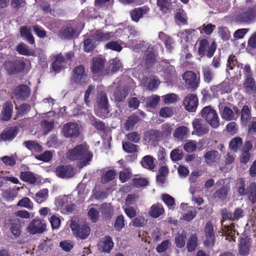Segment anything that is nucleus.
<instances>
[{"instance_id": "1", "label": "nucleus", "mask_w": 256, "mask_h": 256, "mask_svg": "<svg viewBox=\"0 0 256 256\" xmlns=\"http://www.w3.org/2000/svg\"><path fill=\"white\" fill-rule=\"evenodd\" d=\"M66 156L72 160H81L84 164H86L92 160V154L88 150L87 146L78 144L70 150L67 152Z\"/></svg>"}, {"instance_id": "2", "label": "nucleus", "mask_w": 256, "mask_h": 256, "mask_svg": "<svg viewBox=\"0 0 256 256\" xmlns=\"http://www.w3.org/2000/svg\"><path fill=\"white\" fill-rule=\"evenodd\" d=\"M90 80V78L84 65L80 64L73 68L70 76V82L72 84L84 86L89 82Z\"/></svg>"}, {"instance_id": "3", "label": "nucleus", "mask_w": 256, "mask_h": 256, "mask_svg": "<svg viewBox=\"0 0 256 256\" xmlns=\"http://www.w3.org/2000/svg\"><path fill=\"white\" fill-rule=\"evenodd\" d=\"M217 48L215 41L210 44L208 38H202L198 41V54L201 57L206 56L208 58L213 56Z\"/></svg>"}, {"instance_id": "4", "label": "nucleus", "mask_w": 256, "mask_h": 256, "mask_svg": "<svg viewBox=\"0 0 256 256\" xmlns=\"http://www.w3.org/2000/svg\"><path fill=\"white\" fill-rule=\"evenodd\" d=\"M70 228L74 235L80 240L86 239L90 232V228L87 224L78 223L73 220L70 222Z\"/></svg>"}, {"instance_id": "5", "label": "nucleus", "mask_w": 256, "mask_h": 256, "mask_svg": "<svg viewBox=\"0 0 256 256\" xmlns=\"http://www.w3.org/2000/svg\"><path fill=\"white\" fill-rule=\"evenodd\" d=\"M256 18V4L246 7L235 18V20L239 24H250Z\"/></svg>"}, {"instance_id": "6", "label": "nucleus", "mask_w": 256, "mask_h": 256, "mask_svg": "<svg viewBox=\"0 0 256 256\" xmlns=\"http://www.w3.org/2000/svg\"><path fill=\"white\" fill-rule=\"evenodd\" d=\"M201 114L212 127L216 128L219 126L220 119L217 112L210 106L204 107L202 110Z\"/></svg>"}, {"instance_id": "7", "label": "nucleus", "mask_w": 256, "mask_h": 256, "mask_svg": "<svg viewBox=\"0 0 256 256\" xmlns=\"http://www.w3.org/2000/svg\"><path fill=\"white\" fill-rule=\"evenodd\" d=\"M98 108L96 112V115L101 118L108 116L110 112L108 100L106 94L104 92H100L97 100Z\"/></svg>"}, {"instance_id": "8", "label": "nucleus", "mask_w": 256, "mask_h": 256, "mask_svg": "<svg viewBox=\"0 0 256 256\" xmlns=\"http://www.w3.org/2000/svg\"><path fill=\"white\" fill-rule=\"evenodd\" d=\"M186 88L190 92H194L200 86V78L192 71H186L183 75Z\"/></svg>"}, {"instance_id": "9", "label": "nucleus", "mask_w": 256, "mask_h": 256, "mask_svg": "<svg viewBox=\"0 0 256 256\" xmlns=\"http://www.w3.org/2000/svg\"><path fill=\"white\" fill-rule=\"evenodd\" d=\"M4 66L9 74L22 72L26 67L25 62L20 60L6 61Z\"/></svg>"}, {"instance_id": "10", "label": "nucleus", "mask_w": 256, "mask_h": 256, "mask_svg": "<svg viewBox=\"0 0 256 256\" xmlns=\"http://www.w3.org/2000/svg\"><path fill=\"white\" fill-rule=\"evenodd\" d=\"M64 136L66 138H76L80 134L77 123L70 122L64 124L62 129Z\"/></svg>"}, {"instance_id": "11", "label": "nucleus", "mask_w": 256, "mask_h": 256, "mask_svg": "<svg viewBox=\"0 0 256 256\" xmlns=\"http://www.w3.org/2000/svg\"><path fill=\"white\" fill-rule=\"evenodd\" d=\"M204 233L206 236V239L204 240V245L208 247L214 246L216 242V237L214 226L210 221L206 223L204 228Z\"/></svg>"}, {"instance_id": "12", "label": "nucleus", "mask_w": 256, "mask_h": 256, "mask_svg": "<svg viewBox=\"0 0 256 256\" xmlns=\"http://www.w3.org/2000/svg\"><path fill=\"white\" fill-rule=\"evenodd\" d=\"M198 104V99L196 94H189L184 98L183 105L185 110L189 112H196Z\"/></svg>"}, {"instance_id": "13", "label": "nucleus", "mask_w": 256, "mask_h": 256, "mask_svg": "<svg viewBox=\"0 0 256 256\" xmlns=\"http://www.w3.org/2000/svg\"><path fill=\"white\" fill-rule=\"evenodd\" d=\"M18 130L16 126L6 127L0 134V142H11L16 136Z\"/></svg>"}, {"instance_id": "14", "label": "nucleus", "mask_w": 256, "mask_h": 256, "mask_svg": "<svg viewBox=\"0 0 256 256\" xmlns=\"http://www.w3.org/2000/svg\"><path fill=\"white\" fill-rule=\"evenodd\" d=\"M14 94L17 100H26L30 96L31 90L26 84H20L14 90Z\"/></svg>"}, {"instance_id": "15", "label": "nucleus", "mask_w": 256, "mask_h": 256, "mask_svg": "<svg viewBox=\"0 0 256 256\" xmlns=\"http://www.w3.org/2000/svg\"><path fill=\"white\" fill-rule=\"evenodd\" d=\"M149 7L144 5L141 7L136 8L130 12L132 20L136 22H138L140 20L150 12Z\"/></svg>"}, {"instance_id": "16", "label": "nucleus", "mask_w": 256, "mask_h": 256, "mask_svg": "<svg viewBox=\"0 0 256 256\" xmlns=\"http://www.w3.org/2000/svg\"><path fill=\"white\" fill-rule=\"evenodd\" d=\"M193 128L198 136H202L209 132L207 124L200 118H194L192 122Z\"/></svg>"}, {"instance_id": "17", "label": "nucleus", "mask_w": 256, "mask_h": 256, "mask_svg": "<svg viewBox=\"0 0 256 256\" xmlns=\"http://www.w3.org/2000/svg\"><path fill=\"white\" fill-rule=\"evenodd\" d=\"M46 224L40 219H34L30 224L28 229L31 234H42L46 230Z\"/></svg>"}, {"instance_id": "18", "label": "nucleus", "mask_w": 256, "mask_h": 256, "mask_svg": "<svg viewBox=\"0 0 256 256\" xmlns=\"http://www.w3.org/2000/svg\"><path fill=\"white\" fill-rule=\"evenodd\" d=\"M56 175L62 178H72L74 174V168L70 165H60L56 168Z\"/></svg>"}, {"instance_id": "19", "label": "nucleus", "mask_w": 256, "mask_h": 256, "mask_svg": "<svg viewBox=\"0 0 256 256\" xmlns=\"http://www.w3.org/2000/svg\"><path fill=\"white\" fill-rule=\"evenodd\" d=\"M204 158L208 165L216 166L220 162L221 155L216 150H210L204 154Z\"/></svg>"}, {"instance_id": "20", "label": "nucleus", "mask_w": 256, "mask_h": 256, "mask_svg": "<svg viewBox=\"0 0 256 256\" xmlns=\"http://www.w3.org/2000/svg\"><path fill=\"white\" fill-rule=\"evenodd\" d=\"M13 104L10 101H6L4 104L0 114L1 120L8 122L11 119L13 112Z\"/></svg>"}, {"instance_id": "21", "label": "nucleus", "mask_w": 256, "mask_h": 256, "mask_svg": "<svg viewBox=\"0 0 256 256\" xmlns=\"http://www.w3.org/2000/svg\"><path fill=\"white\" fill-rule=\"evenodd\" d=\"M106 59L100 57H94L92 60L91 72L94 74H101L104 71Z\"/></svg>"}, {"instance_id": "22", "label": "nucleus", "mask_w": 256, "mask_h": 256, "mask_svg": "<svg viewBox=\"0 0 256 256\" xmlns=\"http://www.w3.org/2000/svg\"><path fill=\"white\" fill-rule=\"evenodd\" d=\"M114 244L110 236L102 238L98 244V248L102 252L109 253L114 246Z\"/></svg>"}, {"instance_id": "23", "label": "nucleus", "mask_w": 256, "mask_h": 256, "mask_svg": "<svg viewBox=\"0 0 256 256\" xmlns=\"http://www.w3.org/2000/svg\"><path fill=\"white\" fill-rule=\"evenodd\" d=\"M251 247L250 238L248 237L242 238L238 244V253L240 256H246L250 254Z\"/></svg>"}, {"instance_id": "24", "label": "nucleus", "mask_w": 256, "mask_h": 256, "mask_svg": "<svg viewBox=\"0 0 256 256\" xmlns=\"http://www.w3.org/2000/svg\"><path fill=\"white\" fill-rule=\"evenodd\" d=\"M66 58L61 54H57L52 62L51 67L55 72H60L65 68Z\"/></svg>"}, {"instance_id": "25", "label": "nucleus", "mask_w": 256, "mask_h": 256, "mask_svg": "<svg viewBox=\"0 0 256 256\" xmlns=\"http://www.w3.org/2000/svg\"><path fill=\"white\" fill-rule=\"evenodd\" d=\"M244 87L246 92L253 96H256V82L252 77L246 78L244 83Z\"/></svg>"}, {"instance_id": "26", "label": "nucleus", "mask_w": 256, "mask_h": 256, "mask_svg": "<svg viewBox=\"0 0 256 256\" xmlns=\"http://www.w3.org/2000/svg\"><path fill=\"white\" fill-rule=\"evenodd\" d=\"M21 36L30 44H35V40L30 28L26 26H22L20 29Z\"/></svg>"}, {"instance_id": "27", "label": "nucleus", "mask_w": 256, "mask_h": 256, "mask_svg": "<svg viewBox=\"0 0 256 256\" xmlns=\"http://www.w3.org/2000/svg\"><path fill=\"white\" fill-rule=\"evenodd\" d=\"M164 212V208L162 204L158 202L151 206L148 212L150 216L153 218H158Z\"/></svg>"}, {"instance_id": "28", "label": "nucleus", "mask_w": 256, "mask_h": 256, "mask_svg": "<svg viewBox=\"0 0 256 256\" xmlns=\"http://www.w3.org/2000/svg\"><path fill=\"white\" fill-rule=\"evenodd\" d=\"M158 38L164 43V45L166 49L170 52H171L174 48L172 44L174 43V40L172 38L162 32H159Z\"/></svg>"}, {"instance_id": "29", "label": "nucleus", "mask_w": 256, "mask_h": 256, "mask_svg": "<svg viewBox=\"0 0 256 256\" xmlns=\"http://www.w3.org/2000/svg\"><path fill=\"white\" fill-rule=\"evenodd\" d=\"M23 145L29 150L32 152L34 151L36 152H40L42 151L43 148L41 145H40L36 141L33 140H30L24 141L23 142Z\"/></svg>"}, {"instance_id": "30", "label": "nucleus", "mask_w": 256, "mask_h": 256, "mask_svg": "<svg viewBox=\"0 0 256 256\" xmlns=\"http://www.w3.org/2000/svg\"><path fill=\"white\" fill-rule=\"evenodd\" d=\"M246 195H247L252 204L256 202V184L255 182H252L249 184L246 188Z\"/></svg>"}, {"instance_id": "31", "label": "nucleus", "mask_w": 256, "mask_h": 256, "mask_svg": "<svg viewBox=\"0 0 256 256\" xmlns=\"http://www.w3.org/2000/svg\"><path fill=\"white\" fill-rule=\"evenodd\" d=\"M28 45L22 42L16 47V52L20 54L26 56H34L35 52L34 50L28 49Z\"/></svg>"}, {"instance_id": "32", "label": "nucleus", "mask_w": 256, "mask_h": 256, "mask_svg": "<svg viewBox=\"0 0 256 256\" xmlns=\"http://www.w3.org/2000/svg\"><path fill=\"white\" fill-rule=\"evenodd\" d=\"M113 36L112 32H104L102 30H97L93 36L95 38L97 42H106L110 40Z\"/></svg>"}, {"instance_id": "33", "label": "nucleus", "mask_w": 256, "mask_h": 256, "mask_svg": "<svg viewBox=\"0 0 256 256\" xmlns=\"http://www.w3.org/2000/svg\"><path fill=\"white\" fill-rule=\"evenodd\" d=\"M168 172L169 170L167 166H161L158 170V174L156 176L157 182L164 184L165 182L166 177L168 175Z\"/></svg>"}, {"instance_id": "34", "label": "nucleus", "mask_w": 256, "mask_h": 256, "mask_svg": "<svg viewBox=\"0 0 256 256\" xmlns=\"http://www.w3.org/2000/svg\"><path fill=\"white\" fill-rule=\"evenodd\" d=\"M140 120V118L138 116L135 114H132L128 118V120L124 124L125 129L126 130H132L134 126Z\"/></svg>"}, {"instance_id": "35", "label": "nucleus", "mask_w": 256, "mask_h": 256, "mask_svg": "<svg viewBox=\"0 0 256 256\" xmlns=\"http://www.w3.org/2000/svg\"><path fill=\"white\" fill-rule=\"evenodd\" d=\"M198 245V238L196 234L190 235L186 244V248L188 252H194Z\"/></svg>"}, {"instance_id": "36", "label": "nucleus", "mask_w": 256, "mask_h": 256, "mask_svg": "<svg viewBox=\"0 0 256 256\" xmlns=\"http://www.w3.org/2000/svg\"><path fill=\"white\" fill-rule=\"evenodd\" d=\"M146 137L149 141L156 142L160 140L162 136V132L158 130L150 129L146 134Z\"/></svg>"}, {"instance_id": "37", "label": "nucleus", "mask_w": 256, "mask_h": 256, "mask_svg": "<svg viewBox=\"0 0 256 256\" xmlns=\"http://www.w3.org/2000/svg\"><path fill=\"white\" fill-rule=\"evenodd\" d=\"M96 40L94 37L93 38H87L84 40V50L86 52H89L94 50L96 48Z\"/></svg>"}, {"instance_id": "38", "label": "nucleus", "mask_w": 256, "mask_h": 256, "mask_svg": "<svg viewBox=\"0 0 256 256\" xmlns=\"http://www.w3.org/2000/svg\"><path fill=\"white\" fill-rule=\"evenodd\" d=\"M230 191V188L227 186H223L217 190L214 194V197L221 200H225Z\"/></svg>"}, {"instance_id": "39", "label": "nucleus", "mask_w": 256, "mask_h": 256, "mask_svg": "<svg viewBox=\"0 0 256 256\" xmlns=\"http://www.w3.org/2000/svg\"><path fill=\"white\" fill-rule=\"evenodd\" d=\"M202 72L204 76V80L206 82L210 83L212 80L214 74L212 70L209 66L202 67Z\"/></svg>"}, {"instance_id": "40", "label": "nucleus", "mask_w": 256, "mask_h": 256, "mask_svg": "<svg viewBox=\"0 0 256 256\" xmlns=\"http://www.w3.org/2000/svg\"><path fill=\"white\" fill-rule=\"evenodd\" d=\"M226 65L227 68L229 70H232L235 68H242V64L240 63L236 56L233 54H231L228 56Z\"/></svg>"}, {"instance_id": "41", "label": "nucleus", "mask_w": 256, "mask_h": 256, "mask_svg": "<svg viewBox=\"0 0 256 256\" xmlns=\"http://www.w3.org/2000/svg\"><path fill=\"white\" fill-rule=\"evenodd\" d=\"M251 118L250 110L247 105L242 106L241 110L240 120L243 124L246 125Z\"/></svg>"}, {"instance_id": "42", "label": "nucleus", "mask_w": 256, "mask_h": 256, "mask_svg": "<svg viewBox=\"0 0 256 256\" xmlns=\"http://www.w3.org/2000/svg\"><path fill=\"white\" fill-rule=\"evenodd\" d=\"M186 232L182 230L181 233L178 232L174 238V242L176 246L178 248H183L186 244Z\"/></svg>"}, {"instance_id": "43", "label": "nucleus", "mask_w": 256, "mask_h": 256, "mask_svg": "<svg viewBox=\"0 0 256 256\" xmlns=\"http://www.w3.org/2000/svg\"><path fill=\"white\" fill-rule=\"evenodd\" d=\"M20 179L30 184H34L36 182V178L31 172H22L20 174Z\"/></svg>"}, {"instance_id": "44", "label": "nucleus", "mask_w": 256, "mask_h": 256, "mask_svg": "<svg viewBox=\"0 0 256 256\" xmlns=\"http://www.w3.org/2000/svg\"><path fill=\"white\" fill-rule=\"evenodd\" d=\"M141 164L144 168L150 170L154 169L155 167L154 158L150 155L146 156L142 158Z\"/></svg>"}, {"instance_id": "45", "label": "nucleus", "mask_w": 256, "mask_h": 256, "mask_svg": "<svg viewBox=\"0 0 256 256\" xmlns=\"http://www.w3.org/2000/svg\"><path fill=\"white\" fill-rule=\"evenodd\" d=\"M76 30L71 28H66L62 30L59 33V36L64 39H72L76 34Z\"/></svg>"}, {"instance_id": "46", "label": "nucleus", "mask_w": 256, "mask_h": 256, "mask_svg": "<svg viewBox=\"0 0 256 256\" xmlns=\"http://www.w3.org/2000/svg\"><path fill=\"white\" fill-rule=\"evenodd\" d=\"M236 115L232 110L230 108L225 106L221 112L222 118L226 120H231L236 118Z\"/></svg>"}, {"instance_id": "47", "label": "nucleus", "mask_w": 256, "mask_h": 256, "mask_svg": "<svg viewBox=\"0 0 256 256\" xmlns=\"http://www.w3.org/2000/svg\"><path fill=\"white\" fill-rule=\"evenodd\" d=\"M116 176V172L114 170H108L104 173L101 178V182L103 184H106L113 180Z\"/></svg>"}, {"instance_id": "48", "label": "nucleus", "mask_w": 256, "mask_h": 256, "mask_svg": "<svg viewBox=\"0 0 256 256\" xmlns=\"http://www.w3.org/2000/svg\"><path fill=\"white\" fill-rule=\"evenodd\" d=\"M188 132V128L185 126L178 127L174 130V136L178 139H182Z\"/></svg>"}, {"instance_id": "49", "label": "nucleus", "mask_w": 256, "mask_h": 256, "mask_svg": "<svg viewBox=\"0 0 256 256\" xmlns=\"http://www.w3.org/2000/svg\"><path fill=\"white\" fill-rule=\"evenodd\" d=\"M122 148L127 153H134L138 152V146L130 142H122Z\"/></svg>"}, {"instance_id": "50", "label": "nucleus", "mask_w": 256, "mask_h": 256, "mask_svg": "<svg viewBox=\"0 0 256 256\" xmlns=\"http://www.w3.org/2000/svg\"><path fill=\"white\" fill-rule=\"evenodd\" d=\"M48 190L44 188L40 190L35 195V200L38 204H41L45 201L48 196Z\"/></svg>"}, {"instance_id": "51", "label": "nucleus", "mask_w": 256, "mask_h": 256, "mask_svg": "<svg viewBox=\"0 0 256 256\" xmlns=\"http://www.w3.org/2000/svg\"><path fill=\"white\" fill-rule=\"evenodd\" d=\"M242 144V138L237 136L231 140L230 142L229 146L232 150L236 152L238 151V148L241 146Z\"/></svg>"}, {"instance_id": "52", "label": "nucleus", "mask_w": 256, "mask_h": 256, "mask_svg": "<svg viewBox=\"0 0 256 256\" xmlns=\"http://www.w3.org/2000/svg\"><path fill=\"white\" fill-rule=\"evenodd\" d=\"M91 123L97 130L104 132L106 130V124L102 121L92 116L91 120Z\"/></svg>"}, {"instance_id": "53", "label": "nucleus", "mask_w": 256, "mask_h": 256, "mask_svg": "<svg viewBox=\"0 0 256 256\" xmlns=\"http://www.w3.org/2000/svg\"><path fill=\"white\" fill-rule=\"evenodd\" d=\"M38 160L44 162H48L52 160V154L50 150H46L42 154L35 156Z\"/></svg>"}, {"instance_id": "54", "label": "nucleus", "mask_w": 256, "mask_h": 256, "mask_svg": "<svg viewBox=\"0 0 256 256\" xmlns=\"http://www.w3.org/2000/svg\"><path fill=\"white\" fill-rule=\"evenodd\" d=\"M246 182L244 178H240L238 180L236 188L238 194L240 196H245L246 190L245 188Z\"/></svg>"}, {"instance_id": "55", "label": "nucleus", "mask_w": 256, "mask_h": 256, "mask_svg": "<svg viewBox=\"0 0 256 256\" xmlns=\"http://www.w3.org/2000/svg\"><path fill=\"white\" fill-rule=\"evenodd\" d=\"M133 186L136 188H140L146 186L148 181L146 178H134L132 180Z\"/></svg>"}, {"instance_id": "56", "label": "nucleus", "mask_w": 256, "mask_h": 256, "mask_svg": "<svg viewBox=\"0 0 256 256\" xmlns=\"http://www.w3.org/2000/svg\"><path fill=\"white\" fill-rule=\"evenodd\" d=\"M124 217L122 215H119L116 218V220L114 224V228L116 230L120 232L124 226Z\"/></svg>"}, {"instance_id": "57", "label": "nucleus", "mask_w": 256, "mask_h": 256, "mask_svg": "<svg viewBox=\"0 0 256 256\" xmlns=\"http://www.w3.org/2000/svg\"><path fill=\"white\" fill-rule=\"evenodd\" d=\"M128 95V92L124 90H117L114 93L115 100L118 102L124 101Z\"/></svg>"}, {"instance_id": "58", "label": "nucleus", "mask_w": 256, "mask_h": 256, "mask_svg": "<svg viewBox=\"0 0 256 256\" xmlns=\"http://www.w3.org/2000/svg\"><path fill=\"white\" fill-rule=\"evenodd\" d=\"M174 112V108L171 107H164L159 112L160 116L164 118H170L172 116Z\"/></svg>"}, {"instance_id": "59", "label": "nucleus", "mask_w": 256, "mask_h": 256, "mask_svg": "<svg viewBox=\"0 0 256 256\" xmlns=\"http://www.w3.org/2000/svg\"><path fill=\"white\" fill-rule=\"evenodd\" d=\"M88 215L94 222H97L99 219V212L94 208H92L88 210Z\"/></svg>"}, {"instance_id": "60", "label": "nucleus", "mask_w": 256, "mask_h": 256, "mask_svg": "<svg viewBox=\"0 0 256 256\" xmlns=\"http://www.w3.org/2000/svg\"><path fill=\"white\" fill-rule=\"evenodd\" d=\"M162 199L169 208L175 205L174 198L168 194H162Z\"/></svg>"}, {"instance_id": "61", "label": "nucleus", "mask_w": 256, "mask_h": 256, "mask_svg": "<svg viewBox=\"0 0 256 256\" xmlns=\"http://www.w3.org/2000/svg\"><path fill=\"white\" fill-rule=\"evenodd\" d=\"M171 244L170 240H163L160 244H158L156 247V250L158 252L162 253L166 251L170 246Z\"/></svg>"}, {"instance_id": "62", "label": "nucleus", "mask_w": 256, "mask_h": 256, "mask_svg": "<svg viewBox=\"0 0 256 256\" xmlns=\"http://www.w3.org/2000/svg\"><path fill=\"white\" fill-rule=\"evenodd\" d=\"M220 94L230 93L232 90V84L229 82L224 81L220 84Z\"/></svg>"}, {"instance_id": "63", "label": "nucleus", "mask_w": 256, "mask_h": 256, "mask_svg": "<svg viewBox=\"0 0 256 256\" xmlns=\"http://www.w3.org/2000/svg\"><path fill=\"white\" fill-rule=\"evenodd\" d=\"M196 142L194 140H190L184 146V149L188 152H192L196 150Z\"/></svg>"}, {"instance_id": "64", "label": "nucleus", "mask_w": 256, "mask_h": 256, "mask_svg": "<svg viewBox=\"0 0 256 256\" xmlns=\"http://www.w3.org/2000/svg\"><path fill=\"white\" fill-rule=\"evenodd\" d=\"M248 134H256V118L254 117L248 124Z\"/></svg>"}]
</instances>
